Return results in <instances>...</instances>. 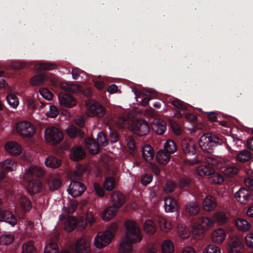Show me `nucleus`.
<instances>
[{"instance_id": "de8ad7c7", "label": "nucleus", "mask_w": 253, "mask_h": 253, "mask_svg": "<svg viewBox=\"0 0 253 253\" xmlns=\"http://www.w3.org/2000/svg\"><path fill=\"white\" fill-rule=\"evenodd\" d=\"M177 183L172 181L169 180L166 182L164 186V190L166 193L169 194L174 191L177 187Z\"/></svg>"}, {"instance_id": "4d7b16f0", "label": "nucleus", "mask_w": 253, "mask_h": 253, "mask_svg": "<svg viewBox=\"0 0 253 253\" xmlns=\"http://www.w3.org/2000/svg\"><path fill=\"white\" fill-rule=\"evenodd\" d=\"M99 145H106L108 143V140L106 136L103 132H100L97 135V140L96 141Z\"/></svg>"}, {"instance_id": "7ed1b4c3", "label": "nucleus", "mask_w": 253, "mask_h": 253, "mask_svg": "<svg viewBox=\"0 0 253 253\" xmlns=\"http://www.w3.org/2000/svg\"><path fill=\"white\" fill-rule=\"evenodd\" d=\"M224 142V138L220 135L207 132L200 137L199 145L201 149L205 152L212 154L215 148L222 145Z\"/></svg>"}, {"instance_id": "8fccbe9b", "label": "nucleus", "mask_w": 253, "mask_h": 253, "mask_svg": "<svg viewBox=\"0 0 253 253\" xmlns=\"http://www.w3.org/2000/svg\"><path fill=\"white\" fill-rule=\"evenodd\" d=\"M127 145L130 154L134 156L136 153V144L134 139L132 137H129L127 139Z\"/></svg>"}, {"instance_id": "e2e57ef3", "label": "nucleus", "mask_w": 253, "mask_h": 253, "mask_svg": "<svg viewBox=\"0 0 253 253\" xmlns=\"http://www.w3.org/2000/svg\"><path fill=\"white\" fill-rule=\"evenodd\" d=\"M102 218L104 221L111 220V206L105 209L102 213Z\"/></svg>"}, {"instance_id": "09e8293b", "label": "nucleus", "mask_w": 253, "mask_h": 253, "mask_svg": "<svg viewBox=\"0 0 253 253\" xmlns=\"http://www.w3.org/2000/svg\"><path fill=\"white\" fill-rule=\"evenodd\" d=\"M214 219L216 222L221 225L225 224L228 220L227 216L222 212L216 213L214 215Z\"/></svg>"}, {"instance_id": "c85d7f7f", "label": "nucleus", "mask_w": 253, "mask_h": 253, "mask_svg": "<svg viewBox=\"0 0 253 253\" xmlns=\"http://www.w3.org/2000/svg\"><path fill=\"white\" fill-rule=\"evenodd\" d=\"M152 129L156 133L163 134L166 129V123L161 119H155Z\"/></svg>"}, {"instance_id": "69168bd1", "label": "nucleus", "mask_w": 253, "mask_h": 253, "mask_svg": "<svg viewBox=\"0 0 253 253\" xmlns=\"http://www.w3.org/2000/svg\"><path fill=\"white\" fill-rule=\"evenodd\" d=\"M81 70L78 68H75L72 69V75L74 80H77L81 73Z\"/></svg>"}, {"instance_id": "5fc2aeb1", "label": "nucleus", "mask_w": 253, "mask_h": 253, "mask_svg": "<svg viewBox=\"0 0 253 253\" xmlns=\"http://www.w3.org/2000/svg\"><path fill=\"white\" fill-rule=\"evenodd\" d=\"M40 94L47 100H50L53 98L52 93L47 88H41L39 90Z\"/></svg>"}, {"instance_id": "c756f323", "label": "nucleus", "mask_w": 253, "mask_h": 253, "mask_svg": "<svg viewBox=\"0 0 253 253\" xmlns=\"http://www.w3.org/2000/svg\"><path fill=\"white\" fill-rule=\"evenodd\" d=\"M48 80V77L44 74H39L32 77L30 83L32 85H40Z\"/></svg>"}, {"instance_id": "412c9836", "label": "nucleus", "mask_w": 253, "mask_h": 253, "mask_svg": "<svg viewBox=\"0 0 253 253\" xmlns=\"http://www.w3.org/2000/svg\"><path fill=\"white\" fill-rule=\"evenodd\" d=\"M217 202L214 197L211 195L207 196L203 202V208L207 211H211L215 209Z\"/></svg>"}, {"instance_id": "ea45409f", "label": "nucleus", "mask_w": 253, "mask_h": 253, "mask_svg": "<svg viewBox=\"0 0 253 253\" xmlns=\"http://www.w3.org/2000/svg\"><path fill=\"white\" fill-rule=\"evenodd\" d=\"M21 253H37V250L34 245L33 241H29L22 245Z\"/></svg>"}, {"instance_id": "58836bf2", "label": "nucleus", "mask_w": 253, "mask_h": 253, "mask_svg": "<svg viewBox=\"0 0 253 253\" xmlns=\"http://www.w3.org/2000/svg\"><path fill=\"white\" fill-rule=\"evenodd\" d=\"M61 181L57 177H52L48 179V185L50 191H54L58 189L61 186Z\"/></svg>"}, {"instance_id": "f704fd0d", "label": "nucleus", "mask_w": 253, "mask_h": 253, "mask_svg": "<svg viewBox=\"0 0 253 253\" xmlns=\"http://www.w3.org/2000/svg\"><path fill=\"white\" fill-rule=\"evenodd\" d=\"M236 228L242 231H247L251 228L250 223L246 219L238 218L235 221Z\"/></svg>"}, {"instance_id": "4468645a", "label": "nucleus", "mask_w": 253, "mask_h": 253, "mask_svg": "<svg viewBox=\"0 0 253 253\" xmlns=\"http://www.w3.org/2000/svg\"><path fill=\"white\" fill-rule=\"evenodd\" d=\"M58 99L60 104L67 108H72L77 103L75 98L68 92H60L58 94Z\"/></svg>"}, {"instance_id": "774afa93", "label": "nucleus", "mask_w": 253, "mask_h": 253, "mask_svg": "<svg viewBox=\"0 0 253 253\" xmlns=\"http://www.w3.org/2000/svg\"><path fill=\"white\" fill-rule=\"evenodd\" d=\"M112 143L116 142L119 139V134L112 127Z\"/></svg>"}, {"instance_id": "20e7f679", "label": "nucleus", "mask_w": 253, "mask_h": 253, "mask_svg": "<svg viewBox=\"0 0 253 253\" xmlns=\"http://www.w3.org/2000/svg\"><path fill=\"white\" fill-rule=\"evenodd\" d=\"M112 175L113 172H112ZM116 185L115 178L112 175V219L116 216L119 210L126 201L125 196L118 191L113 192Z\"/></svg>"}, {"instance_id": "f8f14e48", "label": "nucleus", "mask_w": 253, "mask_h": 253, "mask_svg": "<svg viewBox=\"0 0 253 253\" xmlns=\"http://www.w3.org/2000/svg\"><path fill=\"white\" fill-rule=\"evenodd\" d=\"M85 189V186L83 183L79 181L72 180L68 189V191L72 197H77L81 196Z\"/></svg>"}, {"instance_id": "0e129e2a", "label": "nucleus", "mask_w": 253, "mask_h": 253, "mask_svg": "<svg viewBox=\"0 0 253 253\" xmlns=\"http://www.w3.org/2000/svg\"><path fill=\"white\" fill-rule=\"evenodd\" d=\"M245 239L247 246L250 248L253 249V233H248L245 236Z\"/></svg>"}, {"instance_id": "ddd939ff", "label": "nucleus", "mask_w": 253, "mask_h": 253, "mask_svg": "<svg viewBox=\"0 0 253 253\" xmlns=\"http://www.w3.org/2000/svg\"><path fill=\"white\" fill-rule=\"evenodd\" d=\"M16 166L15 162L9 159L0 163V182L4 180L6 173L12 171Z\"/></svg>"}, {"instance_id": "13d9d810", "label": "nucleus", "mask_w": 253, "mask_h": 253, "mask_svg": "<svg viewBox=\"0 0 253 253\" xmlns=\"http://www.w3.org/2000/svg\"><path fill=\"white\" fill-rule=\"evenodd\" d=\"M95 221V219L93 216V213L91 212H87L86 214L85 223L82 227L83 229L85 228L87 223H89L90 226H92Z\"/></svg>"}, {"instance_id": "dca6fc26", "label": "nucleus", "mask_w": 253, "mask_h": 253, "mask_svg": "<svg viewBox=\"0 0 253 253\" xmlns=\"http://www.w3.org/2000/svg\"><path fill=\"white\" fill-rule=\"evenodd\" d=\"M181 149L184 154L188 156H193L196 153L195 144L191 139H182L181 141Z\"/></svg>"}, {"instance_id": "9b49d317", "label": "nucleus", "mask_w": 253, "mask_h": 253, "mask_svg": "<svg viewBox=\"0 0 253 253\" xmlns=\"http://www.w3.org/2000/svg\"><path fill=\"white\" fill-rule=\"evenodd\" d=\"M236 201L242 205H245L249 201L253 200V194L246 188L242 187L234 194Z\"/></svg>"}, {"instance_id": "603ef678", "label": "nucleus", "mask_w": 253, "mask_h": 253, "mask_svg": "<svg viewBox=\"0 0 253 253\" xmlns=\"http://www.w3.org/2000/svg\"><path fill=\"white\" fill-rule=\"evenodd\" d=\"M220 249L219 247L213 245H209L207 246L202 252V253H220Z\"/></svg>"}, {"instance_id": "f03ea898", "label": "nucleus", "mask_w": 253, "mask_h": 253, "mask_svg": "<svg viewBox=\"0 0 253 253\" xmlns=\"http://www.w3.org/2000/svg\"><path fill=\"white\" fill-rule=\"evenodd\" d=\"M43 175V170L36 166H31L26 170L24 178L28 182L27 190L30 194L33 195L41 191L42 184L39 180L34 178L42 177Z\"/></svg>"}, {"instance_id": "bb28decb", "label": "nucleus", "mask_w": 253, "mask_h": 253, "mask_svg": "<svg viewBox=\"0 0 253 253\" xmlns=\"http://www.w3.org/2000/svg\"><path fill=\"white\" fill-rule=\"evenodd\" d=\"M142 156L146 162L152 161L155 158L153 148L150 145H144L142 149Z\"/></svg>"}, {"instance_id": "2eb2a0df", "label": "nucleus", "mask_w": 253, "mask_h": 253, "mask_svg": "<svg viewBox=\"0 0 253 253\" xmlns=\"http://www.w3.org/2000/svg\"><path fill=\"white\" fill-rule=\"evenodd\" d=\"M3 203L0 199V221L8 223L12 226H14L17 223L15 216L9 211H2Z\"/></svg>"}, {"instance_id": "680f3d73", "label": "nucleus", "mask_w": 253, "mask_h": 253, "mask_svg": "<svg viewBox=\"0 0 253 253\" xmlns=\"http://www.w3.org/2000/svg\"><path fill=\"white\" fill-rule=\"evenodd\" d=\"M171 104L175 107L182 110H185L187 109V107L184 104L183 102L179 99L174 100L172 101Z\"/></svg>"}, {"instance_id": "a211bd4d", "label": "nucleus", "mask_w": 253, "mask_h": 253, "mask_svg": "<svg viewBox=\"0 0 253 253\" xmlns=\"http://www.w3.org/2000/svg\"><path fill=\"white\" fill-rule=\"evenodd\" d=\"M94 189L96 193L100 197L104 196V190L111 191V176H108L103 183V187L97 182L94 183Z\"/></svg>"}, {"instance_id": "e433bc0d", "label": "nucleus", "mask_w": 253, "mask_h": 253, "mask_svg": "<svg viewBox=\"0 0 253 253\" xmlns=\"http://www.w3.org/2000/svg\"><path fill=\"white\" fill-rule=\"evenodd\" d=\"M66 132L68 135L72 138L76 137L77 136H79L82 138L84 137V131L73 126H69L66 129Z\"/></svg>"}, {"instance_id": "473e14b6", "label": "nucleus", "mask_w": 253, "mask_h": 253, "mask_svg": "<svg viewBox=\"0 0 253 253\" xmlns=\"http://www.w3.org/2000/svg\"><path fill=\"white\" fill-rule=\"evenodd\" d=\"M252 158V153L246 149L239 151L236 156V161L241 163H245L249 161Z\"/></svg>"}, {"instance_id": "864d4df0", "label": "nucleus", "mask_w": 253, "mask_h": 253, "mask_svg": "<svg viewBox=\"0 0 253 253\" xmlns=\"http://www.w3.org/2000/svg\"><path fill=\"white\" fill-rule=\"evenodd\" d=\"M14 241V237L11 235L5 234L0 237V244L9 245Z\"/></svg>"}, {"instance_id": "b1692460", "label": "nucleus", "mask_w": 253, "mask_h": 253, "mask_svg": "<svg viewBox=\"0 0 253 253\" xmlns=\"http://www.w3.org/2000/svg\"><path fill=\"white\" fill-rule=\"evenodd\" d=\"M164 207L166 212H174L178 208L177 201L170 197H168L164 199Z\"/></svg>"}, {"instance_id": "338daca9", "label": "nucleus", "mask_w": 253, "mask_h": 253, "mask_svg": "<svg viewBox=\"0 0 253 253\" xmlns=\"http://www.w3.org/2000/svg\"><path fill=\"white\" fill-rule=\"evenodd\" d=\"M246 186L248 189L253 191V179L250 178H247L244 180Z\"/></svg>"}, {"instance_id": "f3484780", "label": "nucleus", "mask_w": 253, "mask_h": 253, "mask_svg": "<svg viewBox=\"0 0 253 253\" xmlns=\"http://www.w3.org/2000/svg\"><path fill=\"white\" fill-rule=\"evenodd\" d=\"M129 126H132V130L134 131V133L140 136L146 135L150 130L148 124L144 121H137L135 124Z\"/></svg>"}, {"instance_id": "aec40b11", "label": "nucleus", "mask_w": 253, "mask_h": 253, "mask_svg": "<svg viewBox=\"0 0 253 253\" xmlns=\"http://www.w3.org/2000/svg\"><path fill=\"white\" fill-rule=\"evenodd\" d=\"M18 207L24 212H29L32 208L31 200L26 196H21L17 200Z\"/></svg>"}, {"instance_id": "0eeeda50", "label": "nucleus", "mask_w": 253, "mask_h": 253, "mask_svg": "<svg viewBox=\"0 0 253 253\" xmlns=\"http://www.w3.org/2000/svg\"><path fill=\"white\" fill-rule=\"evenodd\" d=\"M17 133L26 138H31L35 133V129L32 124L27 121L18 122L15 126Z\"/></svg>"}, {"instance_id": "6e6d98bb", "label": "nucleus", "mask_w": 253, "mask_h": 253, "mask_svg": "<svg viewBox=\"0 0 253 253\" xmlns=\"http://www.w3.org/2000/svg\"><path fill=\"white\" fill-rule=\"evenodd\" d=\"M205 161L207 165H204L212 169H214L213 166H216L218 164L217 160L212 156H208L205 158Z\"/></svg>"}, {"instance_id": "72a5a7b5", "label": "nucleus", "mask_w": 253, "mask_h": 253, "mask_svg": "<svg viewBox=\"0 0 253 253\" xmlns=\"http://www.w3.org/2000/svg\"><path fill=\"white\" fill-rule=\"evenodd\" d=\"M156 159L160 164L166 165L169 161L170 157L168 153L163 149H161L157 153Z\"/></svg>"}, {"instance_id": "6e6552de", "label": "nucleus", "mask_w": 253, "mask_h": 253, "mask_svg": "<svg viewBox=\"0 0 253 253\" xmlns=\"http://www.w3.org/2000/svg\"><path fill=\"white\" fill-rule=\"evenodd\" d=\"M214 222L212 219L207 217L200 218L193 225V230L194 234L201 236L205 231L213 225Z\"/></svg>"}, {"instance_id": "5701e85b", "label": "nucleus", "mask_w": 253, "mask_h": 253, "mask_svg": "<svg viewBox=\"0 0 253 253\" xmlns=\"http://www.w3.org/2000/svg\"><path fill=\"white\" fill-rule=\"evenodd\" d=\"M226 233L222 228H217L212 231L211 239L212 241L217 244H221L225 239Z\"/></svg>"}, {"instance_id": "7c9ffc66", "label": "nucleus", "mask_w": 253, "mask_h": 253, "mask_svg": "<svg viewBox=\"0 0 253 253\" xmlns=\"http://www.w3.org/2000/svg\"><path fill=\"white\" fill-rule=\"evenodd\" d=\"M44 163L45 166L48 168L56 169L61 166L62 162L61 160L58 158L49 156L46 158Z\"/></svg>"}, {"instance_id": "9d476101", "label": "nucleus", "mask_w": 253, "mask_h": 253, "mask_svg": "<svg viewBox=\"0 0 253 253\" xmlns=\"http://www.w3.org/2000/svg\"><path fill=\"white\" fill-rule=\"evenodd\" d=\"M228 253H240L245 250V247L240 239L237 237H231L228 242Z\"/></svg>"}, {"instance_id": "bf43d9fd", "label": "nucleus", "mask_w": 253, "mask_h": 253, "mask_svg": "<svg viewBox=\"0 0 253 253\" xmlns=\"http://www.w3.org/2000/svg\"><path fill=\"white\" fill-rule=\"evenodd\" d=\"M153 175L151 173H145L141 177V183L144 185H147L152 180Z\"/></svg>"}, {"instance_id": "393cba45", "label": "nucleus", "mask_w": 253, "mask_h": 253, "mask_svg": "<svg viewBox=\"0 0 253 253\" xmlns=\"http://www.w3.org/2000/svg\"><path fill=\"white\" fill-rule=\"evenodd\" d=\"M5 149L13 155H19L22 151L21 146L17 142L14 141L7 142L5 145Z\"/></svg>"}, {"instance_id": "79ce46f5", "label": "nucleus", "mask_w": 253, "mask_h": 253, "mask_svg": "<svg viewBox=\"0 0 253 253\" xmlns=\"http://www.w3.org/2000/svg\"><path fill=\"white\" fill-rule=\"evenodd\" d=\"M162 253H173L174 245L169 240H165L161 246Z\"/></svg>"}, {"instance_id": "a19ab883", "label": "nucleus", "mask_w": 253, "mask_h": 253, "mask_svg": "<svg viewBox=\"0 0 253 253\" xmlns=\"http://www.w3.org/2000/svg\"><path fill=\"white\" fill-rule=\"evenodd\" d=\"M177 149V146L174 141L172 140L166 141L164 145V151L170 154L174 153Z\"/></svg>"}, {"instance_id": "423d86ee", "label": "nucleus", "mask_w": 253, "mask_h": 253, "mask_svg": "<svg viewBox=\"0 0 253 253\" xmlns=\"http://www.w3.org/2000/svg\"><path fill=\"white\" fill-rule=\"evenodd\" d=\"M44 137L46 140L53 145L59 143L63 138V132L58 128L50 126L44 131Z\"/></svg>"}, {"instance_id": "1a4fd4ad", "label": "nucleus", "mask_w": 253, "mask_h": 253, "mask_svg": "<svg viewBox=\"0 0 253 253\" xmlns=\"http://www.w3.org/2000/svg\"><path fill=\"white\" fill-rule=\"evenodd\" d=\"M111 243V226L103 231L99 232L94 239V244L97 248H102Z\"/></svg>"}, {"instance_id": "c03bdc74", "label": "nucleus", "mask_w": 253, "mask_h": 253, "mask_svg": "<svg viewBox=\"0 0 253 253\" xmlns=\"http://www.w3.org/2000/svg\"><path fill=\"white\" fill-rule=\"evenodd\" d=\"M35 67L39 70H52L56 69L57 66L52 63L42 62L36 64Z\"/></svg>"}, {"instance_id": "37998d69", "label": "nucleus", "mask_w": 253, "mask_h": 253, "mask_svg": "<svg viewBox=\"0 0 253 253\" xmlns=\"http://www.w3.org/2000/svg\"><path fill=\"white\" fill-rule=\"evenodd\" d=\"M77 226V220L73 217L69 218L64 223V229L67 232L72 231Z\"/></svg>"}, {"instance_id": "39448f33", "label": "nucleus", "mask_w": 253, "mask_h": 253, "mask_svg": "<svg viewBox=\"0 0 253 253\" xmlns=\"http://www.w3.org/2000/svg\"><path fill=\"white\" fill-rule=\"evenodd\" d=\"M197 174L201 176H208L211 182L216 184H221L224 181V176L216 172L214 169L206 166H200L197 169Z\"/></svg>"}, {"instance_id": "f257e3e1", "label": "nucleus", "mask_w": 253, "mask_h": 253, "mask_svg": "<svg viewBox=\"0 0 253 253\" xmlns=\"http://www.w3.org/2000/svg\"><path fill=\"white\" fill-rule=\"evenodd\" d=\"M125 225L126 231L120 244V251L121 253H133V244L139 242L142 238L140 229L132 220H126Z\"/></svg>"}, {"instance_id": "3c124183", "label": "nucleus", "mask_w": 253, "mask_h": 253, "mask_svg": "<svg viewBox=\"0 0 253 253\" xmlns=\"http://www.w3.org/2000/svg\"><path fill=\"white\" fill-rule=\"evenodd\" d=\"M239 169L235 166H229L224 170V173L228 176L238 174Z\"/></svg>"}, {"instance_id": "4be33fe9", "label": "nucleus", "mask_w": 253, "mask_h": 253, "mask_svg": "<svg viewBox=\"0 0 253 253\" xmlns=\"http://www.w3.org/2000/svg\"><path fill=\"white\" fill-rule=\"evenodd\" d=\"M76 253H89L90 248L88 243L85 239H78L75 244Z\"/></svg>"}, {"instance_id": "a18cd8bd", "label": "nucleus", "mask_w": 253, "mask_h": 253, "mask_svg": "<svg viewBox=\"0 0 253 253\" xmlns=\"http://www.w3.org/2000/svg\"><path fill=\"white\" fill-rule=\"evenodd\" d=\"M8 104L13 108H15L19 104V100L16 95L13 93H9L6 97Z\"/></svg>"}, {"instance_id": "49530a36", "label": "nucleus", "mask_w": 253, "mask_h": 253, "mask_svg": "<svg viewBox=\"0 0 253 253\" xmlns=\"http://www.w3.org/2000/svg\"><path fill=\"white\" fill-rule=\"evenodd\" d=\"M143 227L145 232L148 234L152 235L155 232L154 222L151 219L146 220L143 225Z\"/></svg>"}, {"instance_id": "a878e982", "label": "nucleus", "mask_w": 253, "mask_h": 253, "mask_svg": "<svg viewBox=\"0 0 253 253\" xmlns=\"http://www.w3.org/2000/svg\"><path fill=\"white\" fill-rule=\"evenodd\" d=\"M85 143L86 148L90 153L95 155L99 153V145L94 139L87 138L85 139Z\"/></svg>"}, {"instance_id": "052dcab7", "label": "nucleus", "mask_w": 253, "mask_h": 253, "mask_svg": "<svg viewBox=\"0 0 253 253\" xmlns=\"http://www.w3.org/2000/svg\"><path fill=\"white\" fill-rule=\"evenodd\" d=\"M58 114V111L56 106L51 105L49 107V110L46 113V116L49 118H55Z\"/></svg>"}, {"instance_id": "cd10ccee", "label": "nucleus", "mask_w": 253, "mask_h": 253, "mask_svg": "<svg viewBox=\"0 0 253 253\" xmlns=\"http://www.w3.org/2000/svg\"><path fill=\"white\" fill-rule=\"evenodd\" d=\"M200 208L196 203H189L185 206V212L190 216L197 215L200 212Z\"/></svg>"}, {"instance_id": "4c0bfd02", "label": "nucleus", "mask_w": 253, "mask_h": 253, "mask_svg": "<svg viewBox=\"0 0 253 253\" xmlns=\"http://www.w3.org/2000/svg\"><path fill=\"white\" fill-rule=\"evenodd\" d=\"M44 253H71L69 251L67 250L63 251L61 253L59 252L58 251V246L57 244L51 242L49 243L47 246L44 248Z\"/></svg>"}, {"instance_id": "2f4dec72", "label": "nucleus", "mask_w": 253, "mask_h": 253, "mask_svg": "<svg viewBox=\"0 0 253 253\" xmlns=\"http://www.w3.org/2000/svg\"><path fill=\"white\" fill-rule=\"evenodd\" d=\"M178 185L181 189L188 190L193 185V181L189 177L183 175L180 177L178 180Z\"/></svg>"}, {"instance_id": "c9c22d12", "label": "nucleus", "mask_w": 253, "mask_h": 253, "mask_svg": "<svg viewBox=\"0 0 253 253\" xmlns=\"http://www.w3.org/2000/svg\"><path fill=\"white\" fill-rule=\"evenodd\" d=\"M89 110L93 115H96L99 117H103L105 115V109L97 102H94L91 105Z\"/></svg>"}, {"instance_id": "6ab92c4d", "label": "nucleus", "mask_w": 253, "mask_h": 253, "mask_svg": "<svg viewBox=\"0 0 253 253\" xmlns=\"http://www.w3.org/2000/svg\"><path fill=\"white\" fill-rule=\"evenodd\" d=\"M85 152L81 146H74L70 151V158L74 161H79L82 160L85 157Z\"/></svg>"}]
</instances>
